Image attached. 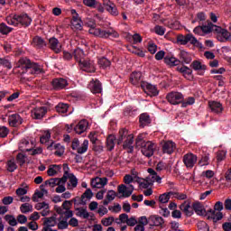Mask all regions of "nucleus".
<instances>
[{
  "mask_svg": "<svg viewBox=\"0 0 231 231\" xmlns=\"http://www.w3.org/2000/svg\"><path fill=\"white\" fill-rule=\"evenodd\" d=\"M206 217H208L207 219L212 220L213 223H217V221H221L223 219V213L216 212V209L209 208L208 211L206 210Z\"/></svg>",
  "mask_w": 231,
  "mask_h": 231,
  "instance_id": "nucleus-14",
  "label": "nucleus"
},
{
  "mask_svg": "<svg viewBox=\"0 0 231 231\" xmlns=\"http://www.w3.org/2000/svg\"><path fill=\"white\" fill-rule=\"evenodd\" d=\"M49 48H51V50L54 51V53H60L62 50V45L60 44V42H59V40L57 38L51 37V39H49Z\"/></svg>",
  "mask_w": 231,
  "mask_h": 231,
  "instance_id": "nucleus-21",
  "label": "nucleus"
},
{
  "mask_svg": "<svg viewBox=\"0 0 231 231\" xmlns=\"http://www.w3.org/2000/svg\"><path fill=\"white\" fill-rule=\"evenodd\" d=\"M72 30H82V20L71 21Z\"/></svg>",
  "mask_w": 231,
  "mask_h": 231,
  "instance_id": "nucleus-61",
  "label": "nucleus"
},
{
  "mask_svg": "<svg viewBox=\"0 0 231 231\" xmlns=\"http://www.w3.org/2000/svg\"><path fill=\"white\" fill-rule=\"evenodd\" d=\"M88 125V120L82 119L76 125L74 124L66 125L65 129L67 133H71V131H75L77 134H82V133H86Z\"/></svg>",
  "mask_w": 231,
  "mask_h": 231,
  "instance_id": "nucleus-3",
  "label": "nucleus"
},
{
  "mask_svg": "<svg viewBox=\"0 0 231 231\" xmlns=\"http://www.w3.org/2000/svg\"><path fill=\"white\" fill-rule=\"evenodd\" d=\"M208 160H210L208 153L204 154L199 161V167H205V165H208Z\"/></svg>",
  "mask_w": 231,
  "mask_h": 231,
  "instance_id": "nucleus-50",
  "label": "nucleus"
},
{
  "mask_svg": "<svg viewBox=\"0 0 231 231\" xmlns=\"http://www.w3.org/2000/svg\"><path fill=\"white\" fill-rule=\"evenodd\" d=\"M50 138H51V134L50 132H47L41 136L40 142L41 143H47V150L55 151V156H59V158H60L64 154V146L60 143H55L54 141H50Z\"/></svg>",
  "mask_w": 231,
  "mask_h": 231,
  "instance_id": "nucleus-2",
  "label": "nucleus"
},
{
  "mask_svg": "<svg viewBox=\"0 0 231 231\" xmlns=\"http://www.w3.org/2000/svg\"><path fill=\"white\" fill-rule=\"evenodd\" d=\"M129 136H133L132 134H129V130L125 129V128H122L121 130H119L118 133V137H117V145H122V143H124V142L125 140H127V138H129Z\"/></svg>",
  "mask_w": 231,
  "mask_h": 231,
  "instance_id": "nucleus-27",
  "label": "nucleus"
},
{
  "mask_svg": "<svg viewBox=\"0 0 231 231\" xmlns=\"http://www.w3.org/2000/svg\"><path fill=\"white\" fill-rule=\"evenodd\" d=\"M73 201H74V205H77L78 207H79V205H87V203H88V200L85 199L82 197V195H81V197H76V198H74V199H73Z\"/></svg>",
  "mask_w": 231,
  "mask_h": 231,
  "instance_id": "nucleus-55",
  "label": "nucleus"
},
{
  "mask_svg": "<svg viewBox=\"0 0 231 231\" xmlns=\"http://www.w3.org/2000/svg\"><path fill=\"white\" fill-rule=\"evenodd\" d=\"M76 210L79 212L76 214L79 217H83V219H88L89 218V213L86 208H77Z\"/></svg>",
  "mask_w": 231,
  "mask_h": 231,
  "instance_id": "nucleus-44",
  "label": "nucleus"
},
{
  "mask_svg": "<svg viewBox=\"0 0 231 231\" xmlns=\"http://www.w3.org/2000/svg\"><path fill=\"white\" fill-rule=\"evenodd\" d=\"M130 84L133 86L140 87V82H142V72L134 71L130 74Z\"/></svg>",
  "mask_w": 231,
  "mask_h": 231,
  "instance_id": "nucleus-24",
  "label": "nucleus"
},
{
  "mask_svg": "<svg viewBox=\"0 0 231 231\" xmlns=\"http://www.w3.org/2000/svg\"><path fill=\"white\" fill-rule=\"evenodd\" d=\"M177 42L185 46V44L190 42L193 46H201V42L198 41V39L192 33H188L186 35L179 34L177 36Z\"/></svg>",
  "mask_w": 231,
  "mask_h": 231,
  "instance_id": "nucleus-4",
  "label": "nucleus"
},
{
  "mask_svg": "<svg viewBox=\"0 0 231 231\" xmlns=\"http://www.w3.org/2000/svg\"><path fill=\"white\" fill-rule=\"evenodd\" d=\"M115 142H117L116 136L113 134H109L106 138V150L111 152L113 149H115Z\"/></svg>",
  "mask_w": 231,
  "mask_h": 231,
  "instance_id": "nucleus-35",
  "label": "nucleus"
},
{
  "mask_svg": "<svg viewBox=\"0 0 231 231\" xmlns=\"http://www.w3.org/2000/svg\"><path fill=\"white\" fill-rule=\"evenodd\" d=\"M8 123L11 127H17L23 124V118L19 114H13L8 116Z\"/></svg>",
  "mask_w": 231,
  "mask_h": 231,
  "instance_id": "nucleus-23",
  "label": "nucleus"
},
{
  "mask_svg": "<svg viewBox=\"0 0 231 231\" xmlns=\"http://www.w3.org/2000/svg\"><path fill=\"white\" fill-rule=\"evenodd\" d=\"M131 53H134V55H137V57H145V52L142 51V49L132 46L130 49H128Z\"/></svg>",
  "mask_w": 231,
  "mask_h": 231,
  "instance_id": "nucleus-46",
  "label": "nucleus"
},
{
  "mask_svg": "<svg viewBox=\"0 0 231 231\" xmlns=\"http://www.w3.org/2000/svg\"><path fill=\"white\" fill-rule=\"evenodd\" d=\"M146 91L150 92L152 97H157L158 95V88H156V86L149 83L148 88H146Z\"/></svg>",
  "mask_w": 231,
  "mask_h": 231,
  "instance_id": "nucleus-53",
  "label": "nucleus"
},
{
  "mask_svg": "<svg viewBox=\"0 0 231 231\" xmlns=\"http://www.w3.org/2000/svg\"><path fill=\"white\" fill-rule=\"evenodd\" d=\"M154 32L157 35H165V28H163V26L156 25L154 27Z\"/></svg>",
  "mask_w": 231,
  "mask_h": 231,
  "instance_id": "nucleus-64",
  "label": "nucleus"
},
{
  "mask_svg": "<svg viewBox=\"0 0 231 231\" xmlns=\"http://www.w3.org/2000/svg\"><path fill=\"white\" fill-rule=\"evenodd\" d=\"M48 113V108L46 106H38L32 110L31 116L34 120H42Z\"/></svg>",
  "mask_w": 231,
  "mask_h": 231,
  "instance_id": "nucleus-11",
  "label": "nucleus"
},
{
  "mask_svg": "<svg viewBox=\"0 0 231 231\" xmlns=\"http://www.w3.org/2000/svg\"><path fill=\"white\" fill-rule=\"evenodd\" d=\"M167 169H169V164H167V162H159L156 165V171L159 172L162 171H167Z\"/></svg>",
  "mask_w": 231,
  "mask_h": 231,
  "instance_id": "nucleus-58",
  "label": "nucleus"
},
{
  "mask_svg": "<svg viewBox=\"0 0 231 231\" xmlns=\"http://www.w3.org/2000/svg\"><path fill=\"white\" fill-rule=\"evenodd\" d=\"M226 158V151L221 150L217 152V162H223Z\"/></svg>",
  "mask_w": 231,
  "mask_h": 231,
  "instance_id": "nucleus-63",
  "label": "nucleus"
},
{
  "mask_svg": "<svg viewBox=\"0 0 231 231\" xmlns=\"http://www.w3.org/2000/svg\"><path fill=\"white\" fill-rule=\"evenodd\" d=\"M192 208L197 216H207V209L203 204L199 201H196L192 204Z\"/></svg>",
  "mask_w": 231,
  "mask_h": 231,
  "instance_id": "nucleus-26",
  "label": "nucleus"
},
{
  "mask_svg": "<svg viewBox=\"0 0 231 231\" xmlns=\"http://www.w3.org/2000/svg\"><path fill=\"white\" fill-rule=\"evenodd\" d=\"M74 53V59L77 62H81L84 60V58L86 57V54L84 53V50L80 49V48H77L74 50L73 51Z\"/></svg>",
  "mask_w": 231,
  "mask_h": 231,
  "instance_id": "nucleus-36",
  "label": "nucleus"
},
{
  "mask_svg": "<svg viewBox=\"0 0 231 231\" xmlns=\"http://www.w3.org/2000/svg\"><path fill=\"white\" fill-rule=\"evenodd\" d=\"M179 57L182 64H190V62H192V56L185 51H180Z\"/></svg>",
  "mask_w": 231,
  "mask_h": 231,
  "instance_id": "nucleus-34",
  "label": "nucleus"
},
{
  "mask_svg": "<svg viewBox=\"0 0 231 231\" xmlns=\"http://www.w3.org/2000/svg\"><path fill=\"white\" fill-rule=\"evenodd\" d=\"M176 149V143L172 141H166L162 143V151L163 154H172Z\"/></svg>",
  "mask_w": 231,
  "mask_h": 231,
  "instance_id": "nucleus-19",
  "label": "nucleus"
},
{
  "mask_svg": "<svg viewBox=\"0 0 231 231\" xmlns=\"http://www.w3.org/2000/svg\"><path fill=\"white\" fill-rule=\"evenodd\" d=\"M171 196H174V192L172 191L160 195L159 196L160 203H169V199H171Z\"/></svg>",
  "mask_w": 231,
  "mask_h": 231,
  "instance_id": "nucleus-41",
  "label": "nucleus"
},
{
  "mask_svg": "<svg viewBox=\"0 0 231 231\" xmlns=\"http://www.w3.org/2000/svg\"><path fill=\"white\" fill-rule=\"evenodd\" d=\"M34 48H38L39 50L46 47V41L42 39L41 36H34L32 42Z\"/></svg>",
  "mask_w": 231,
  "mask_h": 231,
  "instance_id": "nucleus-33",
  "label": "nucleus"
},
{
  "mask_svg": "<svg viewBox=\"0 0 231 231\" xmlns=\"http://www.w3.org/2000/svg\"><path fill=\"white\" fill-rule=\"evenodd\" d=\"M207 24L200 25L202 27V32L204 35H208V33H214L216 30V24H214L212 22L208 21Z\"/></svg>",
  "mask_w": 231,
  "mask_h": 231,
  "instance_id": "nucleus-32",
  "label": "nucleus"
},
{
  "mask_svg": "<svg viewBox=\"0 0 231 231\" xmlns=\"http://www.w3.org/2000/svg\"><path fill=\"white\" fill-rule=\"evenodd\" d=\"M16 19L18 26H24V28H28V26L32 24V19L27 14H16Z\"/></svg>",
  "mask_w": 231,
  "mask_h": 231,
  "instance_id": "nucleus-17",
  "label": "nucleus"
},
{
  "mask_svg": "<svg viewBox=\"0 0 231 231\" xmlns=\"http://www.w3.org/2000/svg\"><path fill=\"white\" fill-rule=\"evenodd\" d=\"M190 68H192L194 71H199L198 75L203 77V75H205V70L207 69V65L201 64L199 60H193L190 64Z\"/></svg>",
  "mask_w": 231,
  "mask_h": 231,
  "instance_id": "nucleus-22",
  "label": "nucleus"
},
{
  "mask_svg": "<svg viewBox=\"0 0 231 231\" xmlns=\"http://www.w3.org/2000/svg\"><path fill=\"white\" fill-rule=\"evenodd\" d=\"M136 182L141 189H149V187L152 185V182L151 181V177H147L146 180L138 178L136 180Z\"/></svg>",
  "mask_w": 231,
  "mask_h": 231,
  "instance_id": "nucleus-37",
  "label": "nucleus"
},
{
  "mask_svg": "<svg viewBox=\"0 0 231 231\" xmlns=\"http://www.w3.org/2000/svg\"><path fill=\"white\" fill-rule=\"evenodd\" d=\"M114 221H115V217H108L106 218L102 219L101 223L104 226H111Z\"/></svg>",
  "mask_w": 231,
  "mask_h": 231,
  "instance_id": "nucleus-60",
  "label": "nucleus"
},
{
  "mask_svg": "<svg viewBox=\"0 0 231 231\" xmlns=\"http://www.w3.org/2000/svg\"><path fill=\"white\" fill-rule=\"evenodd\" d=\"M129 186H125V184H121L117 187V190L119 194H123L119 198H130L134 190V186L132 184H128Z\"/></svg>",
  "mask_w": 231,
  "mask_h": 231,
  "instance_id": "nucleus-12",
  "label": "nucleus"
},
{
  "mask_svg": "<svg viewBox=\"0 0 231 231\" xmlns=\"http://www.w3.org/2000/svg\"><path fill=\"white\" fill-rule=\"evenodd\" d=\"M156 143L147 141L144 144V147L141 149L142 154L146 156V158H151V156L154 155V151H156Z\"/></svg>",
  "mask_w": 231,
  "mask_h": 231,
  "instance_id": "nucleus-8",
  "label": "nucleus"
},
{
  "mask_svg": "<svg viewBox=\"0 0 231 231\" xmlns=\"http://www.w3.org/2000/svg\"><path fill=\"white\" fill-rule=\"evenodd\" d=\"M69 183L73 189H75V187H77V185H79V180L73 173H69Z\"/></svg>",
  "mask_w": 231,
  "mask_h": 231,
  "instance_id": "nucleus-57",
  "label": "nucleus"
},
{
  "mask_svg": "<svg viewBox=\"0 0 231 231\" xmlns=\"http://www.w3.org/2000/svg\"><path fill=\"white\" fill-rule=\"evenodd\" d=\"M134 137L130 135L126 140L123 141V149L127 151L129 154H133L134 152Z\"/></svg>",
  "mask_w": 231,
  "mask_h": 231,
  "instance_id": "nucleus-20",
  "label": "nucleus"
},
{
  "mask_svg": "<svg viewBox=\"0 0 231 231\" xmlns=\"http://www.w3.org/2000/svg\"><path fill=\"white\" fill-rule=\"evenodd\" d=\"M88 147H89V141L88 139H85L81 146L78 148V154H84V152H88Z\"/></svg>",
  "mask_w": 231,
  "mask_h": 231,
  "instance_id": "nucleus-45",
  "label": "nucleus"
},
{
  "mask_svg": "<svg viewBox=\"0 0 231 231\" xmlns=\"http://www.w3.org/2000/svg\"><path fill=\"white\" fill-rule=\"evenodd\" d=\"M214 33H217V39L219 41V42H228V41H231L230 32L225 28H222L221 26L217 25L215 27Z\"/></svg>",
  "mask_w": 231,
  "mask_h": 231,
  "instance_id": "nucleus-6",
  "label": "nucleus"
},
{
  "mask_svg": "<svg viewBox=\"0 0 231 231\" xmlns=\"http://www.w3.org/2000/svg\"><path fill=\"white\" fill-rule=\"evenodd\" d=\"M197 226L199 231H210V227H208V224L205 221H199Z\"/></svg>",
  "mask_w": 231,
  "mask_h": 231,
  "instance_id": "nucleus-51",
  "label": "nucleus"
},
{
  "mask_svg": "<svg viewBox=\"0 0 231 231\" xmlns=\"http://www.w3.org/2000/svg\"><path fill=\"white\" fill-rule=\"evenodd\" d=\"M107 185V178H98L91 180V187L93 189H102V187H106Z\"/></svg>",
  "mask_w": 231,
  "mask_h": 231,
  "instance_id": "nucleus-29",
  "label": "nucleus"
},
{
  "mask_svg": "<svg viewBox=\"0 0 231 231\" xmlns=\"http://www.w3.org/2000/svg\"><path fill=\"white\" fill-rule=\"evenodd\" d=\"M88 89L94 95L102 93V83L98 79H92L88 84Z\"/></svg>",
  "mask_w": 231,
  "mask_h": 231,
  "instance_id": "nucleus-16",
  "label": "nucleus"
},
{
  "mask_svg": "<svg viewBox=\"0 0 231 231\" xmlns=\"http://www.w3.org/2000/svg\"><path fill=\"white\" fill-rule=\"evenodd\" d=\"M0 65L7 68V69H12V62L6 58H0Z\"/></svg>",
  "mask_w": 231,
  "mask_h": 231,
  "instance_id": "nucleus-54",
  "label": "nucleus"
},
{
  "mask_svg": "<svg viewBox=\"0 0 231 231\" xmlns=\"http://www.w3.org/2000/svg\"><path fill=\"white\" fill-rule=\"evenodd\" d=\"M6 23L11 26H19L17 23V14H14L13 16H8L6 18Z\"/></svg>",
  "mask_w": 231,
  "mask_h": 231,
  "instance_id": "nucleus-52",
  "label": "nucleus"
},
{
  "mask_svg": "<svg viewBox=\"0 0 231 231\" xmlns=\"http://www.w3.org/2000/svg\"><path fill=\"white\" fill-rule=\"evenodd\" d=\"M163 223H165V220H163V217H162L153 215L149 217L150 226H162V225H163Z\"/></svg>",
  "mask_w": 231,
  "mask_h": 231,
  "instance_id": "nucleus-30",
  "label": "nucleus"
},
{
  "mask_svg": "<svg viewBox=\"0 0 231 231\" xmlns=\"http://www.w3.org/2000/svg\"><path fill=\"white\" fill-rule=\"evenodd\" d=\"M97 64L103 69H106L111 66V61L107 60L106 57L100 58L97 61Z\"/></svg>",
  "mask_w": 231,
  "mask_h": 231,
  "instance_id": "nucleus-40",
  "label": "nucleus"
},
{
  "mask_svg": "<svg viewBox=\"0 0 231 231\" xmlns=\"http://www.w3.org/2000/svg\"><path fill=\"white\" fill-rule=\"evenodd\" d=\"M195 103H196V98H194V97H189L185 101H182L181 107L194 106Z\"/></svg>",
  "mask_w": 231,
  "mask_h": 231,
  "instance_id": "nucleus-49",
  "label": "nucleus"
},
{
  "mask_svg": "<svg viewBox=\"0 0 231 231\" xmlns=\"http://www.w3.org/2000/svg\"><path fill=\"white\" fill-rule=\"evenodd\" d=\"M180 210L186 214L188 217L194 215V208H190V204H182L180 207Z\"/></svg>",
  "mask_w": 231,
  "mask_h": 231,
  "instance_id": "nucleus-38",
  "label": "nucleus"
},
{
  "mask_svg": "<svg viewBox=\"0 0 231 231\" xmlns=\"http://www.w3.org/2000/svg\"><path fill=\"white\" fill-rule=\"evenodd\" d=\"M10 130L6 126L0 125V138H6Z\"/></svg>",
  "mask_w": 231,
  "mask_h": 231,
  "instance_id": "nucleus-59",
  "label": "nucleus"
},
{
  "mask_svg": "<svg viewBox=\"0 0 231 231\" xmlns=\"http://www.w3.org/2000/svg\"><path fill=\"white\" fill-rule=\"evenodd\" d=\"M51 86L55 91H60L68 86V80L63 78H55L51 81Z\"/></svg>",
  "mask_w": 231,
  "mask_h": 231,
  "instance_id": "nucleus-13",
  "label": "nucleus"
},
{
  "mask_svg": "<svg viewBox=\"0 0 231 231\" xmlns=\"http://www.w3.org/2000/svg\"><path fill=\"white\" fill-rule=\"evenodd\" d=\"M21 69L18 70L20 75H25L26 73L27 75H41V73H44V69L39 63H35L26 57L19 59L14 69Z\"/></svg>",
  "mask_w": 231,
  "mask_h": 231,
  "instance_id": "nucleus-1",
  "label": "nucleus"
},
{
  "mask_svg": "<svg viewBox=\"0 0 231 231\" xmlns=\"http://www.w3.org/2000/svg\"><path fill=\"white\" fill-rule=\"evenodd\" d=\"M43 219V228L42 231H48L57 225V217H44Z\"/></svg>",
  "mask_w": 231,
  "mask_h": 231,
  "instance_id": "nucleus-25",
  "label": "nucleus"
},
{
  "mask_svg": "<svg viewBox=\"0 0 231 231\" xmlns=\"http://www.w3.org/2000/svg\"><path fill=\"white\" fill-rule=\"evenodd\" d=\"M16 161L19 163V165L23 166L26 163V155L24 153H18L16 156Z\"/></svg>",
  "mask_w": 231,
  "mask_h": 231,
  "instance_id": "nucleus-56",
  "label": "nucleus"
},
{
  "mask_svg": "<svg viewBox=\"0 0 231 231\" xmlns=\"http://www.w3.org/2000/svg\"><path fill=\"white\" fill-rule=\"evenodd\" d=\"M139 122L141 127H144L145 125H149V124H151V117L147 114H141L139 116Z\"/></svg>",
  "mask_w": 231,
  "mask_h": 231,
  "instance_id": "nucleus-39",
  "label": "nucleus"
},
{
  "mask_svg": "<svg viewBox=\"0 0 231 231\" xmlns=\"http://www.w3.org/2000/svg\"><path fill=\"white\" fill-rule=\"evenodd\" d=\"M177 71L179 73H181V75L186 79L187 80H194V76L192 75V70L188 66L183 65L182 67H177Z\"/></svg>",
  "mask_w": 231,
  "mask_h": 231,
  "instance_id": "nucleus-18",
  "label": "nucleus"
},
{
  "mask_svg": "<svg viewBox=\"0 0 231 231\" xmlns=\"http://www.w3.org/2000/svg\"><path fill=\"white\" fill-rule=\"evenodd\" d=\"M198 162V156L192 152L186 153L183 156V163L187 169H192Z\"/></svg>",
  "mask_w": 231,
  "mask_h": 231,
  "instance_id": "nucleus-10",
  "label": "nucleus"
},
{
  "mask_svg": "<svg viewBox=\"0 0 231 231\" xmlns=\"http://www.w3.org/2000/svg\"><path fill=\"white\" fill-rule=\"evenodd\" d=\"M164 63L167 64V66H171V68H172L174 66H180V64H181V60L169 54L164 57Z\"/></svg>",
  "mask_w": 231,
  "mask_h": 231,
  "instance_id": "nucleus-31",
  "label": "nucleus"
},
{
  "mask_svg": "<svg viewBox=\"0 0 231 231\" xmlns=\"http://www.w3.org/2000/svg\"><path fill=\"white\" fill-rule=\"evenodd\" d=\"M6 169L8 172H15L17 169V164L15 163V161L14 160H9L6 162Z\"/></svg>",
  "mask_w": 231,
  "mask_h": 231,
  "instance_id": "nucleus-47",
  "label": "nucleus"
},
{
  "mask_svg": "<svg viewBox=\"0 0 231 231\" xmlns=\"http://www.w3.org/2000/svg\"><path fill=\"white\" fill-rule=\"evenodd\" d=\"M20 210L22 214H28V212H32L33 210V206L29 203H23L21 205Z\"/></svg>",
  "mask_w": 231,
  "mask_h": 231,
  "instance_id": "nucleus-48",
  "label": "nucleus"
},
{
  "mask_svg": "<svg viewBox=\"0 0 231 231\" xmlns=\"http://www.w3.org/2000/svg\"><path fill=\"white\" fill-rule=\"evenodd\" d=\"M80 69L86 71L87 73H95L97 68H95V62L91 60H83L79 63Z\"/></svg>",
  "mask_w": 231,
  "mask_h": 231,
  "instance_id": "nucleus-9",
  "label": "nucleus"
},
{
  "mask_svg": "<svg viewBox=\"0 0 231 231\" xmlns=\"http://www.w3.org/2000/svg\"><path fill=\"white\" fill-rule=\"evenodd\" d=\"M12 30H14V28L9 27L5 23H0V33H2V35H8V33L12 32Z\"/></svg>",
  "mask_w": 231,
  "mask_h": 231,
  "instance_id": "nucleus-43",
  "label": "nucleus"
},
{
  "mask_svg": "<svg viewBox=\"0 0 231 231\" xmlns=\"http://www.w3.org/2000/svg\"><path fill=\"white\" fill-rule=\"evenodd\" d=\"M93 33L96 37H100V39H109V37L118 39V37H120L118 32H116L113 28H109L107 31L97 28L94 30Z\"/></svg>",
  "mask_w": 231,
  "mask_h": 231,
  "instance_id": "nucleus-5",
  "label": "nucleus"
},
{
  "mask_svg": "<svg viewBox=\"0 0 231 231\" xmlns=\"http://www.w3.org/2000/svg\"><path fill=\"white\" fill-rule=\"evenodd\" d=\"M103 5L105 6L106 12H109L115 17L118 15V8L111 0H103Z\"/></svg>",
  "mask_w": 231,
  "mask_h": 231,
  "instance_id": "nucleus-15",
  "label": "nucleus"
},
{
  "mask_svg": "<svg viewBox=\"0 0 231 231\" xmlns=\"http://www.w3.org/2000/svg\"><path fill=\"white\" fill-rule=\"evenodd\" d=\"M69 107V105H68V104L59 103L56 106L55 109H56L57 113L64 114V113H68Z\"/></svg>",
  "mask_w": 231,
  "mask_h": 231,
  "instance_id": "nucleus-42",
  "label": "nucleus"
},
{
  "mask_svg": "<svg viewBox=\"0 0 231 231\" xmlns=\"http://www.w3.org/2000/svg\"><path fill=\"white\" fill-rule=\"evenodd\" d=\"M208 107L211 109V113H216V115L223 113V105L217 101H208Z\"/></svg>",
  "mask_w": 231,
  "mask_h": 231,
  "instance_id": "nucleus-28",
  "label": "nucleus"
},
{
  "mask_svg": "<svg viewBox=\"0 0 231 231\" xmlns=\"http://www.w3.org/2000/svg\"><path fill=\"white\" fill-rule=\"evenodd\" d=\"M45 185H50V187H55L59 185V178H51L45 180Z\"/></svg>",
  "mask_w": 231,
  "mask_h": 231,
  "instance_id": "nucleus-62",
  "label": "nucleus"
},
{
  "mask_svg": "<svg viewBox=\"0 0 231 231\" xmlns=\"http://www.w3.org/2000/svg\"><path fill=\"white\" fill-rule=\"evenodd\" d=\"M166 99L172 106H178V104H182L184 97L181 92H170L167 94Z\"/></svg>",
  "mask_w": 231,
  "mask_h": 231,
  "instance_id": "nucleus-7",
  "label": "nucleus"
}]
</instances>
